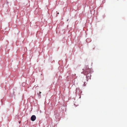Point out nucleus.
<instances>
[{"instance_id":"2","label":"nucleus","mask_w":127,"mask_h":127,"mask_svg":"<svg viewBox=\"0 0 127 127\" xmlns=\"http://www.w3.org/2000/svg\"><path fill=\"white\" fill-rule=\"evenodd\" d=\"M36 119V117L34 115H32L31 117V120L32 121H34Z\"/></svg>"},{"instance_id":"4","label":"nucleus","mask_w":127,"mask_h":127,"mask_svg":"<svg viewBox=\"0 0 127 127\" xmlns=\"http://www.w3.org/2000/svg\"><path fill=\"white\" fill-rule=\"evenodd\" d=\"M59 14V12L57 13V14Z\"/></svg>"},{"instance_id":"3","label":"nucleus","mask_w":127,"mask_h":127,"mask_svg":"<svg viewBox=\"0 0 127 127\" xmlns=\"http://www.w3.org/2000/svg\"><path fill=\"white\" fill-rule=\"evenodd\" d=\"M41 93V92H39V94H40Z\"/></svg>"},{"instance_id":"1","label":"nucleus","mask_w":127,"mask_h":127,"mask_svg":"<svg viewBox=\"0 0 127 127\" xmlns=\"http://www.w3.org/2000/svg\"><path fill=\"white\" fill-rule=\"evenodd\" d=\"M85 74L86 75L87 74L86 76L87 79H89L91 78V75L89 73H90L91 72V69L89 68L88 66L86 67L85 70Z\"/></svg>"}]
</instances>
